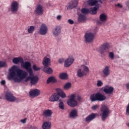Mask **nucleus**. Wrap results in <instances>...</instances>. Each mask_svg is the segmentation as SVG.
I'll list each match as a JSON object with an SVG mask.
<instances>
[{"instance_id": "obj_20", "label": "nucleus", "mask_w": 129, "mask_h": 129, "mask_svg": "<svg viewBox=\"0 0 129 129\" xmlns=\"http://www.w3.org/2000/svg\"><path fill=\"white\" fill-rule=\"evenodd\" d=\"M40 90L38 89H35L34 90H32L29 92V95L31 97H36L40 95Z\"/></svg>"}, {"instance_id": "obj_6", "label": "nucleus", "mask_w": 129, "mask_h": 129, "mask_svg": "<svg viewBox=\"0 0 129 129\" xmlns=\"http://www.w3.org/2000/svg\"><path fill=\"white\" fill-rule=\"evenodd\" d=\"M95 36L93 33L87 32L85 34L84 39L85 43H92L94 40Z\"/></svg>"}, {"instance_id": "obj_48", "label": "nucleus", "mask_w": 129, "mask_h": 129, "mask_svg": "<svg viewBox=\"0 0 129 129\" xmlns=\"http://www.w3.org/2000/svg\"><path fill=\"white\" fill-rule=\"evenodd\" d=\"M115 6L117 8H119L120 9H121L122 8V5H121V4L119 3L115 4Z\"/></svg>"}, {"instance_id": "obj_16", "label": "nucleus", "mask_w": 129, "mask_h": 129, "mask_svg": "<svg viewBox=\"0 0 129 129\" xmlns=\"http://www.w3.org/2000/svg\"><path fill=\"white\" fill-rule=\"evenodd\" d=\"M35 14L38 16H42L44 14V9L41 5H38L35 9Z\"/></svg>"}, {"instance_id": "obj_21", "label": "nucleus", "mask_w": 129, "mask_h": 129, "mask_svg": "<svg viewBox=\"0 0 129 129\" xmlns=\"http://www.w3.org/2000/svg\"><path fill=\"white\" fill-rule=\"evenodd\" d=\"M52 114H53V111L50 109L44 110L42 112V115L44 117H52Z\"/></svg>"}, {"instance_id": "obj_9", "label": "nucleus", "mask_w": 129, "mask_h": 129, "mask_svg": "<svg viewBox=\"0 0 129 129\" xmlns=\"http://www.w3.org/2000/svg\"><path fill=\"white\" fill-rule=\"evenodd\" d=\"M5 99L9 102H15L17 100V98L11 92H7L6 93Z\"/></svg>"}, {"instance_id": "obj_5", "label": "nucleus", "mask_w": 129, "mask_h": 129, "mask_svg": "<svg viewBox=\"0 0 129 129\" xmlns=\"http://www.w3.org/2000/svg\"><path fill=\"white\" fill-rule=\"evenodd\" d=\"M76 96L75 94H72L70 96V99H69L67 101V104L71 106V107H75V106H77L78 105V103L77 101L75 100Z\"/></svg>"}, {"instance_id": "obj_8", "label": "nucleus", "mask_w": 129, "mask_h": 129, "mask_svg": "<svg viewBox=\"0 0 129 129\" xmlns=\"http://www.w3.org/2000/svg\"><path fill=\"white\" fill-rule=\"evenodd\" d=\"M20 5L17 1H13L10 5V11L12 13H17L19 11Z\"/></svg>"}, {"instance_id": "obj_41", "label": "nucleus", "mask_w": 129, "mask_h": 129, "mask_svg": "<svg viewBox=\"0 0 129 129\" xmlns=\"http://www.w3.org/2000/svg\"><path fill=\"white\" fill-rule=\"evenodd\" d=\"M32 68L34 71H39L41 69V68L37 67L36 64H34L32 67Z\"/></svg>"}, {"instance_id": "obj_45", "label": "nucleus", "mask_w": 129, "mask_h": 129, "mask_svg": "<svg viewBox=\"0 0 129 129\" xmlns=\"http://www.w3.org/2000/svg\"><path fill=\"white\" fill-rule=\"evenodd\" d=\"M59 96H60L61 98H65V97H66V94L63 92L61 94H59Z\"/></svg>"}, {"instance_id": "obj_27", "label": "nucleus", "mask_w": 129, "mask_h": 129, "mask_svg": "<svg viewBox=\"0 0 129 129\" xmlns=\"http://www.w3.org/2000/svg\"><path fill=\"white\" fill-rule=\"evenodd\" d=\"M12 61L14 64H19V63H22L24 60L22 57H15Z\"/></svg>"}, {"instance_id": "obj_3", "label": "nucleus", "mask_w": 129, "mask_h": 129, "mask_svg": "<svg viewBox=\"0 0 129 129\" xmlns=\"http://www.w3.org/2000/svg\"><path fill=\"white\" fill-rule=\"evenodd\" d=\"M88 72H89V68H88L87 66L82 64L80 68L78 69L77 75L78 77H83V76H85Z\"/></svg>"}, {"instance_id": "obj_36", "label": "nucleus", "mask_w": 129, "mask_h": 129, "mask_svg": "<svg viewBox=\"0 0 129 129\" xmlns=\"http://www.w3.org/2000/svg\"><path fill=\"white\" fill-rule=\"evenodd\" d=\"M106 51L109 48V43H105L103 44L101 46Z\"/></svg>"}, {"instance_id": "obj_25", "label": "nucleus", "mask_w": 129, "mask_h": 129, "mask_svg": "<svg viewBox=\"0 0 129 129\" xmlns=\"http://www.w3.org/2000/svg\"><path fill=\"white\" fill-rule=\"evenodd\" d=\"M38 81H39V78L37 76L31 77L30 79V83L32 85H35L38 83Z\"/></svg>"}, {"instance_id": "obj_55", "label": "nucleus", "mask_w": 129, "mask_h": 129, "mask_svg": "<svg viewBox=\"0 0 129 129\" xmlns=\"http://www.w3.org/2000/svg\"><path fill=\"white\" fill-rule=\"evenodd\" d=\"M125 86H126V89H129V82L126 84Z\"/></svg>"}, {"instance_id": "obj_7", "label": "nucleus", "mask_w": 129, "mask_h": 129, "mask_svg": "<svg viewBox=\"0 0 129 129\" xmlns=\"http://www.w3.org/2000/svg\"><path fill=\"white\" fill-rule=\"evenodd\" d=\"M21 66L23 67V68H24V69H26V70H27L30 76H33V70L31 68V62L29 61H23L22 63H21Z\"/></svg>"}, {"instance_id": "obj_23", "label": "nucleus", "mask_w": 129, "mask_h": 129, "mask_svg": "<svg viewBox=\"0 0 129 129\" xmlns=\"http://www.w3.org/2000/svg\"><path fill=\"white\" fill-rule=\"evenodd\" d=\"M78 116V111L77 110L74 109L72 110L70 113V117L71 118H76Z\"/></svg>"}, {"instance_id": "obj_35", "label": "nucleus", "mask_w": 129, "mask_h": 129, "mask_svg": "<svg viewBox=\"0 0 129 129\" xmlns=\"http://www.w3.org/2000/svg\"><path fill=\"white\" fill-rule=\"evenodd\" d=\"M90 12V11L89 9H87L86 8H84L81 10V12L82 13V14H84L85 15H87V14H89Z\"/></svg>"}, {"instance_id": "obj_53", "label": "nucleus", "mask_w": 129, "mask_h": 129, "mask_svg": "<svg viewBox=\"0 0 129 129\" xmlns=\"http://www.w3.org/2000/svg\"><path fill=\"white\" fill-rule=\"evenodd\" d=\"M21 122H22V123H26V122H27V119L26 118H24L23 119H21L20 120Z\"/></svg>"}, {"instance_id": "obj_32", "label": "nucleus", "mask_w": 129, "mask_h": 129, "mask_svg": "<svg viewBox=\"0 0 129 129\" xmlns=\"http://www.w3.org/2000/svg\"><path fill=\"white\" fill-rule=\"evenodd\" d=\"M59 78L60 79L66 80V79H68V75L65 73H62L59 75Z\"/></svg>"}, {"instance_id": "obj_34", "label": "nucleus", "mask_w": 129, "mask_h": 129, "mask_svg": "<svg viewBox=\"0 0 129 129\" xmlns=\"http://www.w3.org/2000/svg\"><path fill=\"white\" fill-rule=\"evenodd\" d=\"M72 84L71 83H66L64 86H63V88L65 90H68V89H70L71 88Z\"/></svg>"}, {"instance_id": "obj_37", "label": "nucleus", "mask_w": 129, "mask_h": 129, "mask_svg": "<svg viewBox=\"0 0 129 129\" xmlns=\"http://www.w3.org/2000/svg\"><path fill=\"white\" fill-rule=\"evenodd\" d=\"M108 57L111 60H113L114 59V52L112 51L109 52Z\"/></svg>"}, {"instance_id": "obj_19", "label": "nucleus", "mask_w": 129, "mask_h": 129, "mask_svg": "<svg viewBox=\"0 0 129 129\" xmlns=\"http://www.w3.org/2000/svg\"><path fill=\"white\" fill-rule=\"evenodd\" d=\"M52 33V36L55 37H58V36H59L61 33V28H60V27L59 26H56L53 29Z\"/></svg>"}, {"instance_id": "obj_1", "label": "nucleus", "mask_w": 129, "mask_h": 129, "mask_svg": "<svg viewBox=\"0 0 129 129\" xmlns=\"http://www.w3.org/2000/svg\"><path fill=\"white\" fill-rule=\"evenodd\" d=\"M28 73L22 69H17V66H13L9 69L8 76L9 80H13L14 82L20 83L22 80L27 78Z\"/></svg>"}, {"instance_id": "obj_30", "label": "nucleus", "mask_w": 129, "mask_h": 129, "mask_svg": "<svg viewBox=\"0 0 129 129\" xmlns=\"http://www.w3.org/2000/svg\"><path fill=\"white\" fill-rule=\"evenodd\" d=\"M97 51L101 55H104V53L106 52V50L101 46L98 48Z\"/></svg>"}, {"instance_id": "obj_24", "label": "nucleus", "mask_w": 129, "mask_h": 129, "mask_svg": "<svg viewBox=\"0 0 129 129\" xmlns=\"http://www.w3.org/2000/svg\"><path fill=\"white\" fill-rule=\"evenodd\" d=\"M51 63V59L47 57H44L42 60V64L45 67L49 66Z\"/></svg>"}, {"instance_id": "obj_17", "label": "nucleus", "mask_w": 129, "mask_h": 129, "mask_svg": "<svg viewBox=\"0 0 129 129\" xmlns=\"http://www.w3.org/2000/svg\"><path fill=\"white\" fill-rule=\"evenodd\" d=\"M99 19V24L102 25L107 21V15L106 14L102 13L100 15Z\"/></svg>"}, {"instance_id": "obj_14", "label": "nucleus", "mask_w": 129, "mask_h": 129, "mask_svg": "<svg viewBox=\"0 0 129 129\" xmlns=\"http://www.w3.org/2000/svg\"><path fill=\"white\" fill-rule=\"evenodd\" d=\"M59 99V94L57 93H54L49 98V101L50 102H56Z\"/></svg>"}, {"instance_id": "obj_51", "label": "nucleus", "mask_w": 129, "mask_h": 129, "mask_svg": "<svg viewBox=\"0 0 129 129\" xmlns=\"http://www.w3.org/2000/svg\"><path fill=\"white\" fill-rule=\"evenodd\" d=\"M31 77H27L25 80H24V82H28V81H29V80H31Z\"/></svg>"}, {"instance_id": "obj_13", "label": "nucleus", "mask_w": 129, "mask_h": 129, "mask_svg": "<svg viewBox=\"0 0 129 129\" xmlns=\"http://www.w3.org/2000/svg\"><path fill=\"white\" fill-rule=\"evenodd\" d=\"M74 62V58L72 56H69L67 59L64 61L65 67H70Z\"/></svg>"}, {"instance_id": "obj_15", "label": "nucleus", "mask_w": 129, "mask_h": 129, "mask_svg": "<svg viewBox=\"0 0 129 129\" xmlns=\"http://www.w3.org/2000/svg\"><path fill=\"white\" fill-rule=\"evenodd\" d=\"M98 3H100V4H102V1L101 0H88L87 1V5L89 6L90 7H94V6H96Z\"/></svg>"}, {"instance_id": "obj_49", "label": "nucleus", "mask_w": 129, "mask_h": 129, "mask_svg": "<svg viewBox=\"0 0 129 129\" xmlns=\"http://www.w3.org/2000/svg\"><path fill=\"white\" fill-rule=\"evenodd\" d=\"M29 129H38V127L36 126L30 125L28 127Z\"/></svg>"}, {"instance_id": "obj_39", "label": "nucleus", "mask_w": 129, "mask_h": 129, "mask_svg": "<svg viewBox=\"0 0 129 129\" xmlns=\"http://www.w3.org/2000/svg\"><path fill=\"white\" fill-rule=\"evenodd\" d=\"M35 30V27L34 26H31L30 28L28 29V32L30 34L33 33Z\"/></svg>"}, {"instance_id": "obj_12", "label": "nucleus", "mask_w": 129, "mask_h": 129, "mask_svg": "<svg viewBox=\"0 0 129 129\" xmlns=\"http://www.w3.org/2000/svg\"><path fill=\"white\" fill-rule=\"evenodd\" d=\"M77 5H78V1L77 0H73L70 2L66 6L67 9L71 10L72 9H74V8H76V7H77Z\"/></svg>"}, {"instance_id": "obj_4", "label": "nucleus", "mask_w": 129, "mask_h": 129, "mask_svg": "<svg viewBox=\"0 0 129 129\" xmlns=\"http://www.w3.org/2000/svg\"><path fill=\"white\" fill-rule=\"evenodd\" d=\"M90 99L91 101H103L106 99V97L101 93H98L91 95Z\"/></svg>"}, {"instance_id": "obj_28", "label": "nucleus", "mask_w": 129, "mask_h": 129, "mask_svg": "<svg viewBox=\"0 0 129 129\" xmlns=\"http://www.w3.org/2000/svg\"><path fill=\"white\" fill-rule=\"evenodd\" d=\"M57 82V80L54 77H50L48 78L46 81L47 84H49V83H54Z\"/></svg>"}, {"instance_id": "obj_26", "label": "nucleus", "mask_w": 129, "mask_h": 129, "mask_svg": "<svg viewBox=\"0 0 129 129\" xmlns=\"http://www.w3.org/2000/svg\"><path fill=\"white\" fill-rule=\"evenodd\" d=\"M43 129H50L51 128V122L45 121L42 124Z\"/></svg>"}, {"instance_id": "obj_54", "label": "nucleus", "mask_w": 129, "mask_h": 129, "mask_svg": "<svg viewBox=\"0 0 129 129\" xmlns=\"http://www.w3.org/2000/svg\"><path fill=\"white\" fill-rule=\"evenodd\" d=\"M77 97L78 101H81V99H82V98L80 95H78Z\"/></svg>"}, {"instance_id": "obj_2", "label": "nucleus", "mask_w": 129, "mask_h": 129, "mask_svg": "<svg viewBox=\"0 0 129 129\" xmlns=\"http://www.w3.org/2000/svg\"><path fill=\"white\" fill-rule=\"evenodd\" d=\"M100 115L101 116V120L102 121H105V120L109 116L110 114V110L107 106L103 105L100 109Z\"/></svg>"}, {"instance_id": "obj_50", "label": "nucleus", "mask_w": 129, "mask_h": 129, "mask_svg": "<svg viewBox=\"0 0 129 129\" xmlns=\"http://www.w3.org/2000/svg\"><path fill=\"white\" fill-rule=\"evenodd\" d=\"M0 83L1 85H3V86H6V81L5 80L1 81Z\"/></svg>"}, {"instance_id": "obj_33", "label": "nucleus", "mask_w": 129, "mask_h": 129, "mask_svg": "<svg viewBox=\"0 0 129 129\" xmlns=\"http://www.w3.org/2000/svg\"><path fill=\"white\" fill-rule=\"evenodd\" d=\"M86 20V17L85 16L80 14L79 16L78 21L79 22H84Z\"/></svg>"}, {"instance_id": "obj_42", "label": "nucleus", "mask_w": 129, "mask_h": 129, "mask_svg": "<svg viewBox=\"0 0 129 129\" xmlns=\"http://www.w3.org/2000/svg\"><path fill=\"white\" fill-rule=\"evenodd\" d=\"M56 92L55 93H57L58 94V95H59V94H61L62 92H63L64 91H63V90L60 89V88H57L56 89Z\"/></svg>"}, {"instance_id": "obj_18", "label": "nucleus", "mask_w": 129, "mask_h": 129, "mask_svg": "<svg viewBox=\"0 0 129 129\" xmlns=\"http://www.w3.org/2000/svg\"><path fill=\"white\" fill-rule=\"evenodd\" d=\"M102 73L103 77H107V76H109V75H110L109 67L108 66H105L103 69Z\"/></svg>"}, {"instance_id": "obj_22", "label": "nucleus", "mask_w": 129, "mask_h": 129, "mask_svg": "<svg viewBox=\"0 0 129 129\" xmlns=\"http://www.w3.org/2000/svg\"><path fill=\"white\" fill-rule=\"evenodd\" d=\"M97 114L95 113H92L90 115H89L87 117L85 118V121L86 122H90L91 120H93L94 118H95V117L96 116Z\"/></svg>"}, {"instance_id": "obj_52", "label": "nucleus", "mask_w": 129, "mask_h": 129, "mask_svg": "<svg viewBox=\"0 0 129 129\" xmlns=\"http://www.w3.org/2000/svg\"><path fill=\"white\" fill-rule=\"evenodd\" d=\"M62 19V16L61 15H57L56 17V19L57 21H60Z\"/></svg>"}, {"instance_id": "obj_44", "label": "nucleus", "mask_w": 129, "mask_h": 129, "mask_svg": "<svg viewBox=\"0 0 129 129\" xmlns=\"http://www.w3.org/2000/svg\"><path fill=\"white\" fill-rule=\"evenodd\" d=\"M59 107L60 109H64V103L62 102H60L59 104Z\"/></svg>"}, {"instance_id": "obj_11", "label": "nucleus", "mask_w": 129, "mask_h": 129, "mask_svg": "<svg viewBox=\"0 0 129 129\" xmlns=\"http://www.w3.org/2000/svg\"><path fill=\"white\" fill-rule=\"evenodd\" d=\"M101 89L106 94H112L113 93V90H114L113 87L108 85L103 87Z\"/></svg>"}, {"instance_id": "obj_38", "label": "nucleus", "mask_w": 129, "mask_h": 129, "mask_svg": "<svg viewBox=\"0 0 129 129\" xmlns=\"http://www.w3.org/2000/svg\"><path fill=\"white\" fill-rule=\"evenodd\" d=\"M7 67V62L4 61H0V68Z\"/></svg>"}, {"instance_id": "obj_47", "label": "nucleus", "mask_w": 129, "mask_h": 129, "mask_svg": "<svg viewBox=\"0 0 129 129\" xmlns=\"http://www.w3.org/2000/svg\"><path fill=\"white\" fill-rule=\"evenodd\" d=\"M64 61V58H61L58 59V62L59 63V64H62V63H63Z\"/></svg>"}, {"instance_id": "obj_40", "label": "nucleus", "mask_w": 129, "mask_h": 129, "mask_svg": "<svg viewBox=\"0 0 129 129\" xmlns=\"http://www.w3.org/2000/svg\"><path fill=\"white\" fill-rule=\"evenodd\" d=\"M96 85H97V86H98V87H101V86H102V85H103V83L102 82V81H101L100 80H98V81H97Z\"/></svg>"}, {"instance_id": "obj_29", "label": "nucleus", "mask_w": 129, "mask_h": 129, "mask_svg": "<svg viewBox=\"0 0 129 129\" xmlns=\"http://www.w3.org/2000/svg\"><path fill=\"white\" fill-rule=\"evenodd\" d=\"M43 71L47 74H51V73H53V70H52V68L50 67L44 68L43 69Z\"/></svg>"}, {"instance_id": "obj_10", "label": "nucleus", "mask_w": 129, "mask_h": 129, "mask_svg": "<svg viewBox=\"0 0 129 129\" xmlns=\"http://www.w3.org/2000/svg\"><path fill=\"white\" fill-rule=\"evenodd\" d=\"M39 35L46 36L48 34V27L45 24H41L39 31Z\"/></svg>"}, {"instance_id": "obj_31", "label": "nucleus", "mask_w": 129, "mask_h": 129, "mask_svg": "<svg viewBox=\"0 0 129 129\" xmlns=\"http://www.w3.org/2000/svg\"><path fill=\"white\" fill-rule=\"evenodd\" d=\"M90 11V14H91L92 15H95L97 13V8L94 7V8H91L89 9Z\"/></svg>"}, {"instance_id": "obj_56", "label": "nucleus", "mask_w": 129, "mask_h": 129, "mask_svg": "<svg viewBox=\"0 0 129 129\" xmlns=\"http://www.w3.org/2000/svg\"><path fill=\"white\" fill-rule=\"evenodd\" d=\"M126 125L129 127V122L126 124Z\"/></svg>"}, {"instance_id": "obj_46", "label": "nucleus", "mask_w": 129, "mask_h": 129, "mask_svg": "<svg viewBox=\"0 0 129 129\" xmlns=\"http://www.w3.org/2000/svg\"><path fill=\"white\" fill-rule=\"evenodd\" d=\"M68 23H69V24H70V25H73V24H74V21L72 19H69L68 20Z\"/></svg>"}, {"instance_id": "obj_43", "label": "nucleus", "mask_w": 129, "mask_h": 129, "mask_svg": "<svg viewBox=\"0 0 129 129\" xmlns=\"http://www.w3.org/2000/svg\"><path fill=\"white\" fill-rule=\"evenodd\" d=\"M99 108V105H94L92 106L91 109H92V110H96V109H98V108Z\"/></svg>"}]
</instances>
